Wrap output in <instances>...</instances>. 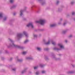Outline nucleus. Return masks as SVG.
<instances>
[{"instance_id": "1", "label": "nucleus", "mask_w": 75, "mask_h": 75, "mask_svg": "<svg viewBox=\"0 0 75 75\" xmlns=\"http://www.w3.org/2000/svg\"><path fill=\"white\" fill-rule=\"evenodd\" d=\"M8 40H9L11 42V44L9 45L10 47H16V48H18L20 49H24V47L21 46H18V45H16L14 44V41H13L11 39L8 38Z\"/></svg>"}, {"instance_id": "2", "label": "nucleus", "mask_w": 75, "mask_h": 75, "mask_svg": "<svg viewBox=\"0 0 75 75\" xmlns=\"http://www.w3.org/2000/svg\"><path fill=\"white\" fill-rule=\"evenodd\" d=\"M23 34H24V35H25V36L26 37H28V35L27 34V32L25 31H24L23 32V34H21V33H19L18 34H17V37L18 38H21V37L23 35Z\"/></svg>"}, {"instance_id": "3", "label": "nucleus", "mask_w": 75, "mask_h": 75, "mask_svg": "<svg viewBox=\"0 0 75 75\" xmlns=\"http://www.w3.org/2000/svg\"><path fill=\"white\" fill-rule=\"evenodd\" d=\"M58 45L59 47L60 48V49H58L57 48L55 47L53 48V50H62V49H64V46L62 45V43H59L58 44Z\"/></svg>"}, {"instance_id": "4", "label": "nucleus", "mask_w": 75, "mask_h": 75, "mask_svg": "<svg viewBox=\"0 0 75 75\" xmlns=\"http://www.w3.org/2000/svg\"><path fill=\"white\" fill-rule=\"evenodd\" d=\"M36 23H40L41 25H44L45 23V20L44 19H41L40 21H35Z\"/></svg>"}, {"instance_id": "5", "label": "nucleus", "mask_w": 75, "mask_h": 75, "mask_svg": "<svg viewBox=\"0 0 75 75\" xmlns=\"http://www.w3.org/2000/svg\"><path fill=\"white\" fill-rule=\"evenodd\" d=\"M26 8H27L26 7H25V8L23 10H21V11H20L21 16H24V14H23V12H24V11H25Z\"/></svg>"}, {"instance_id": "6", "label": "nucleus", "mask_w": 75, "mask_h": 75, "mask_svg": "<svg viewBox=\"0 0 75 75\" xmlns=\"http://www.w3.org/2000/svg\"><path fill=\"white\" fill-rule=\"evenodd\" d=\"M27 26L28 27H30L31 28H34V26L33 25V23H30L27 25Z\"/></svg>"}, {"instance_id": "7", "label": "nucleus", "mask_w": 75, "mask_h": 75, "mask_svg": "<svg viewBox=\"0 0 75 75\" xmlns=\"http://www.w3.org/2000/svg\"><path fill=\"white\" fill-rule=\"evenodd\" d=\"M3 17V14L2 13H0V18H2Z\"/></svg>"}, {"instance_id": "8", "label": "nucleus", "mask_w": 75, "mask_h": 75, "mask_svg": "<svg viewBox=\"0 0 75 75\" xmlns=\"http://www.w3.org/2000/svg\"><path fill=\"white\" fill-rule=\"evenodd\" d=\"M33 59V58L31 57H26V59Z\"/></svg>"}, {"instance_id": "9", "label": "nucleus", "mask_w": 75, "mask_h": 75, "mask_svg": "<svg viewBox=\"0 0 75 75\" xmlns=\"http://www.w3.org/2000/svg\"><path fill=\"white\" fill-rule=\"evenodd\" d=\"M50 41H51L50 40H49L48 42L45 43V44H46V45H48V44H50Z\"/></svg>"}, {"instance_id": "10", "label": "nucleus", "mask_w": 75, "mask_h": 75, "mask_svg": "<svg viewBox=\"0 0 75 75\" xmlns=\"http://www.w3.org/2000/svg\"><path fill=\"white\" fill-rule=\"evenodd\" d=\"M37 50H38V51H40L41 50V48L38 47H37Z\"/></svg>"}, {"instance_id": "11", "label": "nucleus", "mask_w": 75, "mask_h": 75, "mask_svg": "<svg viewBox=\"0 0 75 75\" xmlns=\"http://www.w3.org/2000/svg\"><path fill=\"white\" fill-rule=\"evenodd\" d=\"M16 6H17L16 5H14L13 6L11 7V8H16Z\"/></svg>"}, {"instance_id": "12", "label": "nucleus", "mask_w": 75, "mask_h": 75, "mask_svg": "<svg viewBox=\"0 0 75 75\" xmlns=\"http://www.w3.org/2000/svg\"><path fill=\"white\" fill-rule=\"evenodd\" d=\"M17 61L18 62H22L23 61V59H17Z\"/></svg>"}, {"instance_id": "13", "label": "nucleus", "mask_w": 75, "mask_h": 75, "mask_svg": "<svg viewBox=\"0 0 75 75\" xmlns=\"http://www.w3.org/2000/svg\"><path fill=\"white\" fill-rule=\"evenodd\" d=\"M56 25L55 24H53L50 25V27H55Z\"/></svg>"}, {"instance_id": "14", "label": "nucleus", "mask_w": 75, "mask_h": 75, "mask_svg": "<svg viewBox=\"0 0 75 75\" xmlns=\"http://www.w3.org/2000/svg\"><path fill=\"white\" fill-rule=\"evenodd\" d=\"M28 41H29V40H26L24 42V43L25 44H26V43H27Z\"/></svg>"}, {"instance_id": "15", "label": "nucleus", "mask_w": 75, "mask_h": 75, "mask_svg": "<svg viewBox=\"0 0 75 75\" xmlns=\"http://www.w3.org/2000/svg\"><path fill=\"white\" fill-rule=\"evenodd\" d=\"M9 1L10 3H14V0H10Z\"/></svg>"}, {"instance_id": "16", "label": "nucleus", "mask_w": 75, "mask_h": 75, "mask_svg": "<svg viewBox=\"0 0 75 75\" xmlns=\"http://www.w3.org/2000/svg\"><path fill=\"white\" fill-rule=\"evenodd\" d=\"M73 73H74V72L72 71H69L68 72V74H73Z\"/></svg>"}, {"instance_id": "17", "label": "nucleus", "mask_w": 75, "mask_h": 75, "mask_svg": "<svg viewBox=\"0 0 75 75\" xmlns=\"http://www.w3.org/2000/svg\"><path fill=\"white\" fill-rule=\"evenodd\" d=\"M42 5H44L45 4V2L44 1H42Z\"/></svg>"}, {"instance_id": "18", "label": "nucleus", "mask_w": 75, "mask_h": 75, "mask_svg": "<svg viewBox=\"0 0 75 75\" xmlns=\"http://www.w3.org/2000/svg\"><path fill=\"white\" fill-rule=\"evenodd\" d=\"M52 43V44L53 45H55V42H54V41L52 40L51 41Z\"/></svg>"}, {"instance_id": "19", "label": "nucleus", "mask_w": 75, "mask_h": 75, "mask_svg": "<svg viewBox=\"0 0 75 75\" xmlns=\"http://www.w3.org/2000/svg\"><path fill=\"white\" fill-rule=\"evenodd\" d=\"M7 17H5L4 19V21H6V20H7Z\"/></svg>"}, {"instance_id": "20", "label": "nucleus", "mask_w": 75, "mask_h": 75, "mask_svg": "<svg viewBox=\"0 0 75 75\" xmlns=\"http://www.w3.org/2000/svg\"><path fill=\"white\" fill-rule=\"evenodd\" d=\"M49 50V48H45L44 49V50H45V51H48Z\"/></svg>"}, {"instance_id": "21", "label": "nucleus", "mask_w": 75, "mask_h": 75, "mask_svg": "<svg viewBox=\"0 0 75 75\" xmlns=\"http://www.w3.org/2000/svg\"><path fill=\"white\" fill-rule=\"evenodd\" d=\"M22 54H23L24 55H25V54H27V52H22Z\"/></svg>"}, {"instance_id": "22", "label": "nucleus", "mask_w": 75, "mask_h": 75, "mask_svg": "<svg viewBox=\"0 0 75 75\" xmlns=\"http://www.w3.org/2000/svg\"><path fill=\"white\" fill-rule=\"evenodd\" d=\"M26 71V69H25V70L22 71V73L24 74V72H25Z\"/></svg>"}, {"instance_id": "23", "label": "nucleus", "mask_w": 75, "mask_h": 75, "mask_svg": "<svg viewBox=\"0 0 75 75\" xmlns=\"http://www.w3.org/2000/svg\"><path fill=\"white\" fill-rule=\"evenodd\" d=\"M33 36H34V37L36 38V37H37V35L36 34H34Z\"/></svg>"}, {"instance_id": "24", "label": "nucleus", "mask_w": 75, "mask_h": 75, "mask_svg": "<svg viewBox=\"0 0 75 75\" xmlns=\"http://www.w3.org/2000/svg\"><path fill=\"white\" fill-rule=\"evenodd\" d=\"M75 3V2L74 1H72L71 2V4H74Z\"/></svg>"}, {"instance_id": "25", "label": "nucleus", "mask_w": 75, "mask_h": 75, "mask_svg": "<svg viewBox=\"0 0 75 75\" xmlns=\"http://www.w3.org/2000/svg\"><path fill=\"white\" fill-rule=\"evenodd\" d=\"M40 67L42 68V67H44V65L42 64H40Z\"/></svg>"}, {"instance_id": "26", "label": "nucleus", "mask_w": 75, "mask_h": 75, "mask_svg": "<svg viewBox=\"0 0 75 75\" xmlns=\"http://www.w3.org/2000/svg\"><path fill=\"white\" fill-rule=\"evenodd\" d=\"M59 1H57V2L56 3V5H57V4H59Z\"/></svg>"}, {"instance_id": "27", "label": "nucleus", "mask_w": 75, "mask_h": 75, "mask_svg": "<svg viewBox=\"0 0 75 75\" xmlns=\"http://www.w3.org/2000/svg\"><path fill=\"white\" fill-rule=\"evenodd\" d=\"M12 70L15 71H16V68H14L12 69Z\"/></svg>"}, {"instance_id": "28", "label": "nucleus", "mask_w": 75, "mask_h": 75, "mask_svg": "<svg viewBox=\"0 0 75 75\" xmlns=\"http://www.w3.org/2000/svg\"><path fill=\"white\" fill-rule=\"evenodd\" d=\"M38 68V66H36L34 67V69H37Z\"/></svg>"}, {"instance_id": "29", "label": "nucleus", "mask_w": 75, "mask_h": 75, "mask_svg": "<svg viewBox=\"0 0 75 75\" xmlns=\"http://www.w3.org/2000/svg\"><path fill=\"white\" fill-rule=\"evenodd\" d=\"M45 71H42V74H44V73H45Z\"/></svg>"}, {"instance_id": "30", "label": "nucleus", "mask_w": 75, "mask_h": 75, "mask_svg": "<svg viewBox=\"0 0 75 75\" xmlns=\"http://www.w3.org/2000/svg\"><path fill=\"white\" fill-rule=\"evenodd\" d=\"M66 33V31H63L62 32L63 34H65Z\"/></svg>"}, {"instance_id": "31", "label": "nucleus", "mask_w": 75, "mask_h": 75, "mask_svg": "<svg viewBox=\"0 0 75 75\" xmlns=\"http://www.w3.org/2000/svg\"><path fill=\"white\" fill-rule=\"evenodd\" d=\"M45 59H46V60H47V59H48V58L47 57H45Z\"/></svg>"}, {"instance_id": "32", "label": "nucleus", "mask_w": 75, "mask_h": 75, "mask_svg": "<svg viewBox=\"0 0 75 75\" xmlns=\"http://www.w3.org/2000/svg\"><path fill=\"white\" fill-rule=\"evenodd\" d=\"M72 37V35H70L69 36V38Z\"/></svg>"}, {"instance_id": "33", "label": "nucleus", "mask_w": 75, "mask_h": 75, "mask_svg": "<svg viewBox=\"0 0 75 75\" xmlns=\"http://www.w3.org/2000/svg\"><path fill=\"white\" fill-rule=\"evenodd\" d=\"M66 23H67V22H64V25H65V24H66Z\"/></svg>"}, {"instance_id": "34", "label": "nucleus", "mask_w": 75, "mask_h": 75, "mask_svg": "<svg viewBox=\"0 0 75 75\" xmlns=\"http://www.w3.org/2000/svg\"><path fill=\"white\" fill-rule=\"evenodd\" d=\"M75 13L74 12H73L72 13V15H74Z\"/></svg>"}, {"instance_id": "35", "label": "nucleus", "mask_w": 75, "mask_h": 75, "mask_svg": "<svg viewBox=\"0 0 75 75\" xmlns=\"http://www.w3.org/2000/svg\"><path fill=\"white\" fill-rule=\"evenodd\" d=\"M12 59H13V58H11L9 60H10V61H11V60H12Z\"/></svg>"}, {"instance_id": "36", "label": "nucleus", "mask_w": 75, "mask_h": 75, "mask_svg": "<svg viewBox=\"0 0 75 75\" xmlns=\"http://www.w3.org/2000/svg\"><path fill=\"white\" fill-rule=\"evenodd\" d=\"M23 20H26V18H24L23 19Z\"/></svg>"}, {"instance_id": "37", "label": "nucleus", "mask_w": 75, "mask_h": 75, "mask_svg": "<svg viewBox=\"0 0 75 75\" xmlns=\"http://www.w3.org/2000/svg\"><path fill=\"white\" fill-rule=\"evenodd\" d=\"M36 75H38L39 74V73H36Z\"/></svg>"}, {"instance_id": "38", "label": "nucleus", "mask_w": 75, "mask_h": 75, "mask_svg": "<svg viewBox=\"0 0 75 75\" xmlns=\"http://www.w3.org/2000/svg\"><path fill=\"white\" fill-rule=\"evenodd\" d=\"M62 19L61 18L60 20V21H62Z\"/></svg>"}, {"instance_id": "39", "label": "nucleus", "mask_w": 75, "mask_h": 75, "mask_svg": "<svg viewBox=\"0 0 75 75\" xmlns=\"http://www.w3.org/2000/svg\"><path fill=\"white\" fill-rule=\"evenodd\" d=\"M73 67H75V65H72Z\"/></svg>"}, {"instance_id": "40", "label": "nucleus", "mask_w": 75, "mask_h": 75, "mask_svg": "<svg viewBox=\"0 0 75 75\" xmlns=\"http://www.w3.org/2000/svg\"><path fill=\"white\" fill-rule=\"evenodd\" d=\"M16 13H13V15H14V16H15V15H16Z\"/></svg>"}, {"instance_id": "41", "label": "nucleus", "mask_w": 75, "mask_h": 75, "mask_svg": "<svg viewBox=\"0 0 75 75\" xmlns=\"http://www.w3.org/2000/svg\"><path fill=\"white\" fill-rule=\"evenodd\" d=\"M65 42H66V43H67V42H68V41L67 40H65Z\"/></svg>"}, {"instance_id": "42", "label": "nucleus", "mask_w": 75, "mask_h": 75, "mask_svg": "<svg viewBox=\"0 0 75 75\" xmlns=\"http://www.w3.org/2000/svg\"><path fill=\"white\" fill-rule=\"evenodd\" d=\"M43 42H45V40H43Z\"/></svg>"}, {"instance_id": "43", "label": "nucleus", "mask_w": 75, "mask_h": 75, "mask_svg": "<svg viewBox=\"0 0 75 75\" xmlns=\"http://www.w3.org/2000/svg\"><path fill=\"white\" fill-rule=\"evenodd\" d=\"M6 53H7V52H8V51H6Z\"/></svg>"}, {"instance_id": "44", "label": "nucleus", "mask_w": 75, "mask_h": 75, "mask_svg": "<svg viewBox=\"0 0 75 75\" xmlns=\"http://www.w3.org/2000/svg\"><path fill=\"white\" fill-rule=\"evenodd\" d=\"M38 1H42V0H38Z\"/></svg>"}, {"instance_id": "45", "label": "nucleus", "mask_w": 75, "mask_h": 75, "mask_svg": "<svg viewBox=\"0 0 75 75\" xmlns=\"http://www.w3.org/2000/svg\"><path fill=\"white\" fill-rule=\"evenodd\" d=\"M58 24H61V23H59Z\"/></svg>"}, {"instance_id": "46", "label": "nucleus", "mask_w": 75, "mask_h": 75, "mask_svg": "<svg viewBox=\"0 0 75 75\" xmlns=\"http://www.w3.org/2000/svg\"><path fill=\"white\" fill-rule=\"evenodd\" d=\"M37 13H39L38 11H37Z\"/></svg>"}, {"instance_id": "47", "label": "nucleus", "mask_w": 75, "mask_h": 75, "mask_svg": "<svg viewBox=\"0 0 75 75\" xmlns=\"http://www.w3.org/2000/svg\"><path fill=\"white\" fill-rule=\"evenodd\" d=\"M74 21H75V18L74 19Z\"/></svg>"}, {"instance_id": "48", "label": "nucleus", "mask_w": 75, "mask_h": 75, "mask_svg": "<svg viewBox=\"0 0 75 75\" xmlns=\"http://www.w3.org/2000/svg\"><path fill=\"white\" fill-rule=\"evenodd\" d=\"M16 58H18V57H16Z\"/></svg>"}]
</instances>
